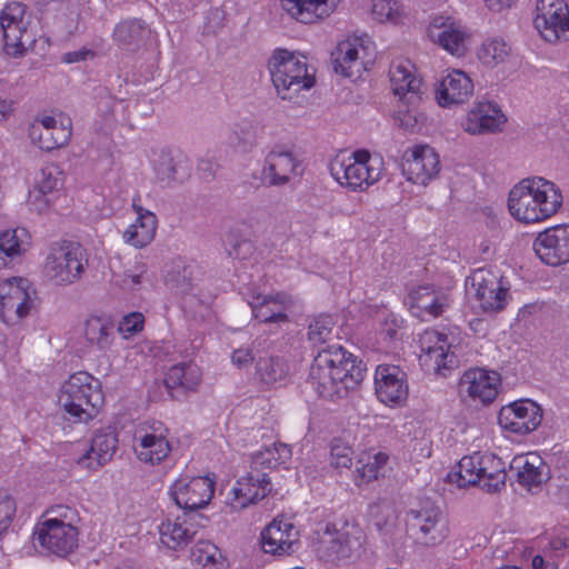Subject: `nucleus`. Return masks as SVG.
Returning a JSON list of instances; mask_svg holds the SVG:
<instances>
[{
	"instance_id": "nucleus-52",
	"label": "nucleus",
	"mask_w": 569,
	"mask_h": 569,
	"mask_svg": "<svg viewBox=\"0 0 569 569\" xmlns=\"http://www.w3.org/2000/svg\"><path fill=\"white\" fill-rule=\"evenodd\" d=\"M333 319L330 316H320L309 326L308 338L313 343H325L331 339Z\"/></svg>"
},
{
	"instance_id": "nucleus-51",
	"label": "nucleus",
	"mask_w": 569,
	"mask_h": 569,
	"mask_svg": "<svg viewBox=\"0 0 569 569\" xmlns=\"http://www.w3.org/2000/svg\"><path fill=\"white\" fill-rule=\"evenodd\" d=\"M63 183V172L56 164H49L42 168L34 178V187L52 194Z\"/></svg>"
},
{
	"instance_id": "nucleus-4",
	"label": "nucleus",
	"mask_w": 569,
	"mask_h": 569,
	"mask_svg": "<svg viewBox=\"0 0 569 569\" xmlns=\"http://www.w3.org/2000/svg\"><path fill=\"white\" fill-rule=\"evenodd\" d=\"M329 170L340 186L361 192L381 179L383 160L378 154L360 149L350 154H337L330 161Z\"/></svg>"
},
{
	"instance_id": "nucleus-15",
	"label": "nucleus",
	"mask_w": 569,
	"mask_h": 569,
	"mask_svg": "<svg viewBox=\"0 0 569 569\" xmlns=\"http://www.w3.org/2000/svg\"><path fill=\"white\" fill-rule=\"evenodd\" d=\"M29 281L11 278L0 281V318L7 325H16L31 310Z\"/></svg>"
},
{
	"instance_id": "nucleus-34",
	"label": "nucleus",
	"mask_w": 569,
	"mask_h": 569,
	"mask_svg": "<svg viewBox=\"0 0 569 569\" xmlns=\"http://www.w3.org/2000/svg\"><path fill=\"white\" fill-rule=\"evenodd\" d=\"M409 305L413 315L436 318L449 306V297L445 291L431 286H420L410 291Z\"/></svg>"
},
{
	"instance_id": "nucleus-49",
	"label": "nucleus",
	"mask_w": 569,
	"mask_h": 569,
	"mask_svg": "<svg viewBox=\"0 0 569 569\" xmlns=\"http://www.w3.org/2000/svg\"><path fill=\"white\" fill-rule=\"evenodd\" d=\"M511 51L510 46L501 38L486 40L478 51V58L487 66H497L506 61Z\"/></svg>"
},
{
	"instance_id": "nucleus-38",
	"label": "nucleus",
	"mask_w": 569,
	"mask_h": 569,
	"mask_svg": "<svg viewBox=\"0 0 569 569\" xmlns=\"http://www.w3.org/2000/svg\"><path fill=\"white\" fill-rule=\"evenodd\" d=\"M485 453L473 452L462 457L458 465L448 473V481L459 488L479 483Z\"/></svg>"
},
{
	"instance_id": "nucleus-2",
	"label": "nucleus",
	"mask_w": 569,
	"mask_h": 569,
	"mask_svg": "<svg viewBox=\"0 0 569 569\" xmlns=\"http://www.w3.org/2000/svg\"><path fill=\"white\" fill-rule=\"evenodd\" d=\"M562 204V194L557 186L542 177L520 180L509 191L508 210L522 223L545 221L557 213Z\"/></svg>"
},
{
	"instance_id": "nucleus-17",
	"label": "nucleus",
	"mask_w": 569,
	"mask_h": 569,
	"mask_svg": "<svg viewBox=\"0 0 569 569\" xmlns=\"http://www.w3.org/2000/svg\"><path fill=\"white\" fill-rule=\"evenodd\" d=\"M421 353L419 360L427 371L442 373L456 365L452 343L446 333L433 329L425 330L419 338Z\"/></svg>"
},
{
	"instance_id": "nucleus-63",
	"label": "nucleus",
	"mask_w": 569,
	"mask_h": 569,
	"mask_svg": "<svg viewBox=\"0 0 569 569\" xmlns=\"http://www.w3.org/2000/svg\"><path fill=\"white\" fill-rule=\"evenodd\" d=\"M483 2L488 10L499 13L510 9L515 4L516 0H483Z\"/></svg>"
},
{
	"instance_id": "nucleus-39",
	"label": "nucleus",
	"mask_w": 569,
	"mask_h": 569,
	"mask_svg": "<svg viewBox=\"0 0 569 569\" xmlns=\"http://www.w3.org/2000/svg\"><path fill=\"white\" fill-rule=\"evenodd\" d=\"M149 29L142 20L129 19L118 23L113 30V40L128 51L136 50L146 39Z\"/></svg>"
},
{
	"instance_id": "nucleus-47",
	"label": "nucleus",
	"mask_w": 569,
	"mask_h": 569,
	"mask_svg": "<svg viewBox=\"0 0 569 569\" xmlns=\"http://www.w3.org/2000/svg\"><path fill=\"white\" fill-rule=\"evenodd\" d=\"M388 455L381 451L369 450L359 458L361 467L357 468V477L363 482H370L382 475V470L388 462Z\"/></svg>"
},
{
	"instance_id": "nucleus-53",
	"label": "nucleus",
	"mask_w": 569,
	"mask_h": 569,
	"mask_svg": "<svg viewBox=\"0 0 569 569\" xmlns=\"http://www.w3.org/2000/svg\"><path fill=\"white\" fill-rule=\"evenodd\" d=\"M154 172L158 181L167 186L177 180L178 168L173 159L163 153L154 162Z\"/></svg>"
},
{
	"instance_id": "nucleus-42",
	"label": "nucleus",
	"mask_w": 569,
	"mask_h": 569,
	"mask_svg": "<svg viewBox=\"0 0 569 569\" xmlns=\"http://www.w3.org/2000/svg\"><path fill=\"white\" fill-rule=\"evenodd\" d=\"M83 333L87 342L99 350L109 349L113 341V326L101 317H89L84 322Z\"/></svg>"
},
{
	"instance_id": "nucleus-1",
	"label": "nucleus",
	"mask_w": 569,
	"mask_h": 569,
	"mask_svg": "<svg viewBox=\"0 0 569 569\" xmlns=\"http://www.w3.org/2000/svg\"><path fill=\"white\" fill-rule=\"evenodd\" d=\"M365 369L357 358L340 346L320 350L310 367V382L322 398H341L363 380Z\"/></svg>"
},
{
	"instance_id": "nucleus-7",
	"label": "nucleus",
	"mask_w": 569,
	"mask_h": 569,
	"mask_svg": "<svg viewBox=\"0 0 569 569\" xmlns=\"http://www.w3.org/2000/svg\"><path fill=\"white\" fill-rule=\"evenodd\" d=\"M365 539L366 535L358 525L346 522L340 529L327 525L318 532L316 551L326 560L349 558L360 553Z\"/></svg>"
},
{
	"instance_id": "nucleus-31",
	"label": "nucleus",
	"mask_w": 569,
	"mask_h": 569,
	"mask_svg": "<svg viewBox=\"0 0 569 569\" xmlns=\"http://www.w3.org/2000/svg\"><path fill=\"white\" fill-rule=\"evenodd\" d=\"M297 540V529L291 521L284 518H274L260 535L263 552L273 556L290 553Z\"/></svg>"
},
{
	"instance_id": "nucleus-30",
	"label": "nucleus",
	"mask_w": 569,
	"mask_h": 569,
	"mask_svg": "<svg viewBox=\"0 0 569 569\" xmlns=\"http://www.w3.org/2000/svg\"><path fill=\"white\" fill-rule=\"evenodd\" d=\"M428 36L433 43L452 56L460 57L467 49L468 34L466 29L449 17H436L428 28Z\"/></svg>"
},
{
	"instance_id": "nucleus-3",
	"label": "nucleus",
	"mask_w": 569,
	"mask_h": 569,
	"mask_svg": "<svg viewBox=\"0 0 569 569\" xmlns=\"http://www.w3.org/2000/svg\"><path fill=\"white\" fill-rule=\"evenodd\" d=\"M58 403L67 420L87 423L103 403L101 382L86 371H78L62 383Z\"/></svg>"
},
{
	"instance_id": "nucleus-56",
	"label": "nucleus",
	"mask_w": 569,
	"mask_h": 569,
	"mask_svg": "<svg viewBox=\"0 0 569 569\" xmlns=\"http://www.w3.org/2000/svg\"><path fill=\"white\" fill-rule=\"evenodd\" d=\"M16 501L6 491H0V535L8 530L16 513Z\"/></svg>"
},
{
	"instance_id": "nucleus-18",
	"label": "nucleus",
	"mask_w": 569,
	"mask_h": 569,
	"mask_svg": "<svg viewBox=\"0 0 569 569\" xmlns=\"http://www.w3.org/2000/svg\"><path fill=\"white\" fill-rule=\"evenodd\" d=\"M79 530L76 525L42 521L34 531V539L48 553L64 557L78 546Z\"/></svg>"
},
{
	"instance_id": "nucleus-12",
	"label": "nucleus",
	"mask_w": 569,
	"mask_h": 569,
	"mask_svg": "<svg viewBox=\"0 0 569 569\" xmlns=\"http://www.w3.org/2000/svg\"><path fill=\"white\" fill-rule=\"evenodd\" d=\"M408 530L423 545H436L446 537L443 516L438 506L422 501L406 516Z\"/></svg>"
},
{
	"instance_id": "nucleus-46",
	"label": "nucleus",
	"mask_w": 569,
	"mask_h": 569,
	"mask_svg": "<svg viewBox=\"0 0 569 569\" xmlns=\"http://www.w3.org/2000/svg\"><path fill=\"white\" fill-rule=\"evenodd\" d=\"M289 372L287 362L274 356L260 357L256 363V375L266 385L283 381Z\"/></svg>"
},
{
	"instance_id": "nucleus-57",
	"label": "nucleus",
	"mask_w": 569,
	"mask_h": 569,
	"mask_svg": "<svg viewBox=\"0 0 569 569\" xmlns=\"http://www.w3.org/2000/svg\"><path fill=\"white\" fill-rule=\"evenodd\" d=\"M144 317L140 312H131L124 316L118 326V331L128 339L143 329Z\"/></svg>"
},
{
	"instance_id": "nucleus-6",
	"label": "nucleus",
	"mask_w": 569,
	"mask_h": 569,
	"mask_svg": "<svg viewBox=\"0 0 569 569\" xmlns=\"http://www.w3.org/2000/svg\"><path fill=\"white\" fill-rule=\"evenodd\" d=\"M87 264L84 249L77 242L63 240L49 246L42 271L53 284L70 286L81 279Z\"/></svg>"
},
{
	"instance_id": "nucleus-50",
	"label": "nucleus",
	"mask_w": 569,
	"mask_h": 569,
	"mask_svg": "<svg viewBox=\"0 0 569 569\" xmlns=\"http://www.w3.org/2000/svg\"><path fill=\"white\" fill-rule=\"evenodd\" d=\"M192 281L193 267L186 264L182 260L174 261L167 273V283L180 293H188L192 289Z\"/></svg>"
},
{
	"instance_id": "nucleus-59",
	"label": "nucleus",
	"mask_w": 569,
	"mask_h": 569,
	"mask_svg": "<svg viewBox=\"0 0 569 569\" xmlns=\"http://www.w3.org/2000/svg\"><path fill=\"white\" fill-rule=\"evenodd\" d=\"M48 518L43 521H56L74 525L78 520V513L74 509L67 506H56L47 511Z\"/></svg>"
},
{
	"instance_id": "nucleus-40",
	"label": "nucleus",
	"mask_w": 569,
	"mask_h": 569,
	"mask_svg": "<svg viewBox=\"0 0 569 569\" xmlns=\"http://www.w3.org/2000/svg\"><path fill=\"white\" fill-rule=\"evenodd\" d=\"M202 378L199 366L192 361L180 362L172 366L164 378L168 389L183 388L186 390H196Z\"/></svg>"
},
{
	"instance_id": "nucleus-64",
	"label": "nucleus",
	"mask_w": 569,
	"mask_h": 569,
	"mask_svg": "<svg viewBox=\"0 0 569 569\" xmlns=\"http://www.w3.org/2000/svg\"><path fill=\"white\" fill-rule=\"evenodd\" d=\"M91 50L82 49L78 51L68 52L63 56V61L67 63H74L86 60L88 57H92Z\"/></svg>"
},
{
	"instance_id": "nucleus-55",
	"label": "nucleus",
	"mask_w": 569,
	"mask_h": 569,
	"mask_svg": "<svg viewBox=\"0 0 569 569\" xmlns=\"http://www.w3.org/2000/svg\"><path fill=\"white\" fill-rule=\"evenodd\" d=\"M331 465L335 468H350L352 463L351 448L339 439H335L331 443Z\"/></svg>"
},
{
	"instance_id": "nucleus-21",
	"label": "nucleus",
	"mask_w": 569,
	"mask_h": 569,
	"mask_svg": "<svg viewBox=\"0 0 569 569\" xmlns=\"http://www.w3.org/2000/svg\"><path fill=\"white\" fill-rule=\"evenodd\" d=\"M392 92L405 106H417L422 94V80L415 66L406 59H396L389 69Z\"/></svg>"
},
{
	"instance_id": "nucleus-45",
	"label": "nucleus",
	"mask_w": 569,
	"mask_h": 569,
	"mask_svg": "<svg viewBox=\"0 0 569 569\" xmlns=\"http://www.w3.org/2000/svg\"><path fill=\"white\" fill-rule=\"evenodd\" d=\"M28 234L24 229H13L0 232V268L8 266L9 261L20 256L28 246Z\"/></svg>"
},
{
	"instance_id": "nucleus-9",
	"label": "nucleus",
	"mask_w": 569,
	"mask_h": 569,
	"mask_svg": "<svg viewBox=\"0 0 569 569\" xmlns=\"http://www.w3.org/2000/svg\"><path fill=\"white\" fill-rule=\"evenodd\" d=\"M168 435V429L160 421L140 423L132 438L136 458L150 466L164 461L171 452Z\"/></svg>"
},
{
	"instance_id": "nucleus-37",
	"label": "nucleus",
	"mask_w": 569,
	"mask_h": 569,
	"mask_svg": "<svg viewBox=\"0 0 569 569\" xmlns=\"http://www.w3.org/2000/svg\"><path fill=\"white\" fill-rule=\"evenodd\" d=\"M118 438L112 430L98 431L92 440L91 446L82 461H88L89 468H96L106 465L111 460L116 452Z\"/></svg>"
},
{
	"instance_id": "nucleus-19",
	"label": "nucleus",
	"mask_w": 569,
	"mask_h": 569,
	"mask_svg": "<svg viewBox=\"0 0 569 569\" xmlns=\"http://www.w3.org/2000/svg\"><path fill=\"white\" fill-rule=\"evenodd\" d=\"M206 518L201 515L183 512L174 518H167L159 526L160 541L169 549H182L190 543L203 528Z\"/></svg>"
},
{
	"instance_id": "nucleus-60",
	"label": "nucleus",
	"mask_w": 569,
	"mask_h": 569,
	"mask_svg": "<svg viewBox=\"0 0 569 569\" xmlns=\"http://www.w3.org/2000/svg\"><path fill=\"white\" fill-rule=\"evenodd\" d=\"M407 107L408 110L402 111L401 109H399L396 112L395 120L399 123L400 127L405 128L406 130L413 131L418 123V117L415 110L416 106Z\"/></svg>"
},
{
	"instance_id": "nucleus-14",
	"label": "nucleus",
	"mask_w": 569,
	"mask_h": 569,
	"mask_svg": "<svg viewBox=\"0 0 569 569\" xmlns=\"http://www.w3.org/2000/svg\"><path fill=\"white\" fill-rule=\"evenodd\" d=\"M214 493V480L209 477L181 476L170 487L169 495L176 505L186 510L202 509Z\"/></svg>"
},
{
	"instance_id": "nucleus-27",
	"label": "nucleus",
	"mask_w": 569,
	"mask_h": 569,
	"mask_svg": "<svg viewBox=\"0 0 569 569\" xmlns=\"http://www.w3.org/2000/svg\"><path fill=\"white\" fill-rule=\"evenodd\" d=\"M507 121L499 106L491 101L475 103L461 121L465 132L479 136L501 131Z\"/></svg>"
},
{
	"instance_id": "nucleus-8",
	"label": "nucleus",
	"mask_w": 569,
	"mask_h": 569,
	"mask_svg": "<svg viewBox=\"0 0 569 569\" xmlns=\"http://www.w3.org/2000/svg\"><path fill=\"white\" fill-rule=\"evenodd\" d=\"M26 10L23 3L10 2L4 6L0 13L4 51L12 58L24 56L34 42V36L28 30L30 20Z\"/></svg>"
},
{
	"instance_id": "nucleus-16",
	"label": "nucleus",
	"mask_w": 569,
	"mask_h": 569,
	"mask_svg": "<svg viewBox=\"0 0 569 569\" xmlns=\"http://www.w3.org/2000/svg\"><path fill=\"white\" fill-rule=\"evenodd\" d=\"M32 141L42 150L51 151L64 147L72 134V121L69 117L39 116L30 127Z\"/></svg>"
},
{
	"instance_id": "nucleus-25",
	"label": "nucleus",
	"mask_w": 569,
	"mask_h": 569,
	"mask_svg": "<svg viewBox=\"0 0 569 569\" xmlns=\"http://www.w3.org/2000/svg\"><path fill=\"white\" fill-rule=\"evenodd\" d=\"M378 399L386 405H400L408 397L407 373L395 365H379L375 372Z\"/></svg>"
},
{
	"instance_id": "nucleus-23",
	"label": "nucleus",
	"mask_w": 569,
	"mask_h": 569,
	"mask_svg": "<svg viewBox=\"0 0 569 569\" xmlns=\"http://www.w3.org/2000/svg\"><path fill=\"white\" fill-rule=\"evenodd\" d=\"M533 250L542 262L560 266L569 261V226L559 224L540 232Z\"/></svg>"
},
{
	"instance_id": "nucleus-44",
	"label": "nucleus",
	"mask_w": 569,
	"mask_h": 569,
	"mask_svg": "<svg viewBox=\"0 0 569 569\" xmlns=\"http://www.w3.org/2000/svg\"><path fill=\"white\" fill-rule=\"evenodd\" d=\"M192 562L200 569H227L228 562L221 550L209 541H199L191 550Z\"/></svg>"
},
{
	"instance_id": "nucleus-24",
	"label": "nucleus",
	"mask_w": 569,
	"mask_h": 569,
	"mask_svg": "<svg viewBox=\"0 0 569 569\" xmlns=\"http://www.w3.org/2000/svg\"><path fill=\"white\" fill-rule=\"evenodd\" d=\"M271 491V482L266 472H248L236 481L227 496V505L234 511L242 510L263 499Z\"/></svg>"
},
{
	"instance_id": "nucleus-62",
	"label": "nucleus",
	"mask_w": 569,
	"mask_h": 569,
	"mask_svg": "<svg viewBox=\"0 0 569 569\" xmlns=\"http://www.w3.org/2000/svg\"><path fill=\"white\" fill-rule=\"evenodd\" d=\"M231 359L238 368H244L253 360V357L250 349L239 348L232 352Z\"/></svg>"
},
{
	"instance_id": "nucleus-11",
	"label": "nucleus",
	"mask_w": 569,
	"mask_h": 569,
	"mask_svg": "<svg viewBox=\"0 0 569 569\" xmlns=\"http://www.w3.org/2000/svg\"><path fill=\"white\" fill-rule=\"evenodd\" d=\"M371 44L368 36H349L338 42L331 52L335 71L347 78L361 77L367 70Z\"/></svg>"
},
{
	"instance_id": "nucleus-35",
	"label": "nucleus",
	"mask_w": 569,
	"mask_h": 569,
	"mask_svg": "<svg viewBox=\"0 0 569 569\" xmlns=\"http://www.w3.org/2000/svg\"><path fill=\"white\" fill-rule=\"evenodd\" d=\"M291 300L284 293L257 296L250 302L253 316L263 323H287Z\"/></svg>"
},
{
	"instance_id": "nucleus-20",
	"label": "nucleus",
	"mask_w": 569,
	"mask_h": 569,
	"mask_svg": "<svg viewBox=\"0 0 569 569\" xmlns=\"http://www.w3.org/2000/svg\"><path fill=\"white\" fill-rule=\"evenodd\" d=\"M439 170V156L429 146H415L402 156V172L413 183L427 184Z\"/></svg>"
},
{
	"instance_id": "nucleus-13",
	"label": "nucleus",
	"mask_w": 569,
	"mask_h": 569,
	"mask_svg": "<svg viewBox=\"0 0 569 569\" xmlns=\"http://www.w3.org/2000/svg\"><path fill=\"white\" fill-rule=\"evenodd\" d=\"M533 23L548 42L569 40V8L563 0H538Z\"/></svg>"
},
{
	"instance_id": "nucleus-54",
	"label": "nucleus",
	"mask_w": 569,
	"mask_h": 569,
	"mask_svg": "<svg viewBox=\"0 0 569 569\" xmlns=\"http://www.w3.org/2000/svg\"><path fill=\"white\" fill-rule=\"evenodd\" d=\"M372 14L380 22H395L400 17V7L396 0H373Z\"/></svg>"
},
{
	"instance_id": "nucleus-36",
	"label": "nucleus",
	"mask_w": 569,
	"mask_h": 569,
	"mask_svg": "<svg viewBox=\"0 0 569 569\" xmlns=\"http://www.w3.org/2000/svg\"><path fill=\"white\" fill-rule=\"evenodd\" d=\"M137 219L122 233L126 243L141 249L154 239L158 220L153 212L139 206H133Z\"/></svg>"
},
{
	"instance_id": "nucleus-5",
	"label": "nucleus",
	"mask_w": 569,
	"mask_h": 569,
	"mask_svg": "<svg viewBox=\"0 0 569 569\" xmlns=\"http://www.w3.org/2000/svg\"><path fill=\"white\" fill-rule=\"evenodd\" d=\"M272 83L278 96L291 100L302 90L315 84V78L308 71L306 58L284 49L276 50L269 60Z\"/></svg>"
},
{
	"instance_id": "nucleus-33",
	"label": "nucleus",
	"mask_w": 569,
	"mask_h": 569,
	"mask_svg": "<svg viewBox=\"0 0 569 569\" xmlns=\"http://www.w3.org/2000/svg\"><path fill=\"white\" fill-rule=\"evenodd\" d=\"M288 14L301 23H315L330 17L340 0H280Z\"/></svg>"
},
{
	"instance_id": "nucleus-61",
	"label": "nucleus",
	"mask_w": 569,
	"mask_h": 569,
	"mask_svg": "<svg viewBox=\"0 0 569 569\" xmlns=\"http://www.w3.org/2000/svg\"><path fill=\"white\" fill-rule=\"evenodd\" d=\"M223 24V11L213 8L209 10L206 17L204 31L207 33H216L219 29H221Z\"/></svg>"
},
{
	"instance_id": "nucleus-26",
	"label": "nucleus",
	"mask_w": 569,
	"mask_h": 569,
	"mask_svg": "<svg viewBox=\"0 0 569 569\" xmlns=\"http://www.w3.org/2000/svg\"><path fill=\"white\" fill-rule=\"evenodd\" d=\"M500 376L481 368L467 370L459 380V393L483 405L493 401L498 395Z\"/></svg>"
},
{
	"instance_id": "nucleus-58",
	"label": "nucleus",
	"mask_w": 569,
	"mask_h": 569,
	"mask_svg": "<svg viewBox=\"0 0 569 569\" xmlns=\"http://www.w3.org/2000/svg\"><path fill=\"white\" fill-rule=\"evenodd\" d=\"M51 194L40 190L37 187H32L29 190L28 198H27V206L31 211H34L37 213H43L46 212L50 204H51Z\"/></svg>"
},
{
	"instance_id": "nucleus-29",
	"label": "nucleus",
	"mask_w": 569,
	"mask_h": 569,
	"mask_svg": "<svg viewBox=\"0 0 569 569\" xmlns=\"http://www.w3.org/2000/svg\"><path fill=\"white\" fill-rule=\"evenodd\" d=\"M473 94V82L462 70L448 69L436 87V99L447 108L467 102Z\"/></svg>"
},
{
	"instance_id": "nucleus-48",
	"label": "nucleus",
	"mask_w": 569,
	"mask_h": 569,
	"mask_svg": "<svg viewBox=\"0 0 569 569\" xmlns=\"http://www.w3.org/2000/svg\"><path fill=\"white\" fill-rule=\"evenodd\" d=\"M147 271L148 266L141 260L136 261L132 267L123 271H117L111 267V282L126 290H136L142 284Z\"/></svg>"
},
{
	"instance_id": "nucleus-32",
	"label": "nucleus",
	"mask_w": 569,
	"mask_h": 569,
	"mask_svg": "<svg viewBox=\"0 0 569 569\" xmlns=\"http://www.w3.org/2000/svg\"><path fill=\"white\" fill-rule=\"evenodd\" d=\"M510 470L516 472L518 483L529 491L540 489L549 478L548 466L536 452L516 456Z\"/></svg>"
},
{
	"instance_id": "nucleus-10",
	"label": "nucleus",
	"mask_w": 569,
	"mask_h": 569,
	"mask_svg": "<svg viewBox=\"0 0 569 569\" xmlns=\"http://www.w3.org/2000/svg\"><path fill=\"white\" fill-rule=\"evenodd\" d=\"M468 281L483 311L498 312L505 309L510 298V283L505 277L481 268L475 270Z\"/></svg>"
},
{
	"instance_id": "nucleus-22",
	"label": "nucleus",
	"mask_w": 569,
	"mask_h": 569,
	"mask_svg": "<svg viewBox=\"0 0 569 569\" xmlns=\"http://www.w3.org/2000/svg\"><path fill=\"white\" fill-rule=\"evenodd\" d=\"M542 420L541 408L533 401L521 400L501 408L498 421L502 429L526 435L536 430Z\"/></svg>"
},
{
	"instance_id": "nucleus-43",
	"label": "nucleus",
	"mask_w": 569,
	"mask_h": 569,
	"mask_svg": "<svg viewBox=\"0 0 569 569\" xmlns=\"http://www.w3.org/2000/svg\"><path fill=\"white\" fill-rule=\"evenodd\" d=\"M479 483L489 492L499 491L506 483L505 462L492 453H485Z\"/></svg>"
},
{
	"instance_id": "nucleus-28",
	"label": "nucleus",
	"mask_w": 569,
	"mask_h": 569,
	"mask_svg": "<svg viewBox=\"0 0 569 569\" xmlns=\"http://www.w3.org/2000/svg\"><path fill=\"white\" fill-rule=\"evenodd\" d=\"M300 160L290 148L274 146L266 156L262 176L269 186H283L298 174Z\"/></svg>"
},
{
	"instance_id": "nucleus-41",
	"label": "nucleus",
	"mask_w": 569,
	"mask_h": 569,
	"mask_svg": "<svg viewBox=\"0 0 569 569\" xmlns=\"http://www.w3.org/2000/svg\"><path fill=\"white\" fill-rule=\"evenodd\" d=\"M291 449L284 443H274L252 455L251 471L254 473L266 472L264 470L273 469L286 463L291 458Z\"/></svg>"
}]
</instances>
